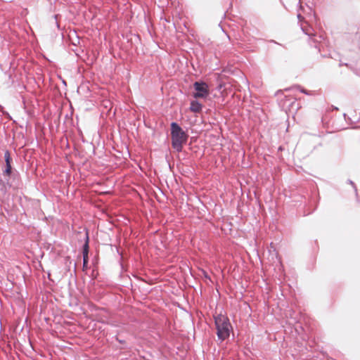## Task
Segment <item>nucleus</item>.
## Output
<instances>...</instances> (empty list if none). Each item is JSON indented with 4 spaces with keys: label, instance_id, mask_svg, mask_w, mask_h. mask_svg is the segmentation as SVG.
Masks as SVG:
<instances>
[{
    "label": "nucleus",
    "instance_id": "9d476101",
    "mask_svg": "<svg viewBox=\"0 0 360 360\" xmlns=\"http://www.w3.org/2000/svg\"><path fill=\"white\" fill-rule=\"evenodd\" d=\"M297 88L300 89V92L304 93L307 95L309 94V93L307 90L302 89L300 86H297Z\"/></svg>",
    "mask_w": 360,
    "mask_h": 360
},
{
    "label": "nucleus",
    "instance_id": "7ed1b4c3",
    "mask_svg": "<svg viewBox=\"0 0 360 360\" xmlns=\"http://www.w3.org/2000/svg\"><path fill=\"white\" fill-rule=\"evenodd\" d=\"M194 88L195 92L193 93V96L195 98L202 97V82H196L194 83Z\"/></svg>",
    "mask_w": 360,
    "mask_h": 360
},
{
    "label": "nucleus",
    "instance_id": "1a4fd4ad",
    "mask_svg": "<svg viewBox=\"0 0 360 360\" xmlns=\"http://www.w3.org/2000/svg\"><path fill=\"white\" fill-rule=\"evenodd\" d=\"M203 91H204V99H205V97L207 96V95L208 94V86L206 84L205 82H204V89H203Z\"/></svg>",
    "mask_w": 360,
    "mask_h": 360
},
{
    "label": "nucleus",
    "instance_id": "9b49d317",
    "mask_svg": "<svg viewBox=\"0 0 360 360\" xmlns=\"http://www.w3.org/2000/svg\"><path fill=\"white\" fill-rule=\"evenodd\" d=\"M348 182H349V184H351L354 187L355 191H356V188L354 183L352 181H351V180H348Z\"/></svg>",
    "mask_w": 360,
    "mask_h": 360
},
{
    "label": "nucleus",
    "instance_id": "f8f14e48",
    "mask_svg": "<svg viewBox=\"0 0 360 360\" xmlns=\"http://www.w3.org/2000/svg\"><path fill=\"white\" fill-rule=\"evenodd\" d=\"M203 276H204V278H207V274L205 273V271H204Z\"/></svg>",
    "mask_w": 360,
    "mask_h": 360
},
{
    "label": "nucleus",
    "instance_id": "0eeeda50",
    "mask_svg": "<svg viewBox=\"0 0 360 360\" xmlns=\"http://www.w3.org/2000/svg\"><path fill=\"white\" fill-rule=\"evenodd\" d=\"M4 158H5L6 164L11 163V158L10 153L8 150H6L5 152Z\"/></svg>",
    "mask_w": 360,
    "mask_h": 360
},
{
    "label": "nucleus",
    "instance_id": "423d86ee",
    "mask_svg": "<svg viewBox=\"0 0 360 360\" xmlns=\"http://www.w3.org/2000/svg\"><path fill=\"white\" fill-rule=\"evenodd\" d=\"M88 248H89V245H88V240H87L85 245H84V251H83L84 265H85L88 262Z\"/></svg>",
    "mask_w": 360,
    "mask_h": 360
},
{
    "label": "nucleus",
    "instance_id": "20e7f679",
    "mask_svg": "<svg viewBox=\"0 0 360 360\" xmlns=\"http://www.w3.org/2000/svg\"><path fill=\"white\" fill-rule=\"evenodd\" d=\"M202 109L201 103L196 101H192L191 102L190 110L193 112L198 113L200 112Z\"/></svg>",
    "mask_w": 360,
    "mask_h": 360
},
{
    "label": "nucleus",
    "instance_id": "39448f33",
    "mask_svg": "<svg viewBox=\"0 0 360 360\" xmlns=\"http://www.w3.org/2000/svg\"><path fill=\"white\" fill-rule=\"evenodd\" d=\"M302 31L308 35L310 38L312 37H316V34H314V31L313 28L309 25H302Z\"/></svg>",
    "mask_w": 360,
    "mask_h": 360
},
{
    "label": "nucleus",
    "instance_id": "f257e3e1",
    "mask_svg": "<svg viewBox=\"0 0 360 360\" xmlns=\"http://www.w3.org/2000/svg\"><path fill=\"white\" fill-rule=\"evenodd\" d=\"M171 130L172 147L179 152L181 150L183 145L186 142L187 136L176 122L172 123Z\"/></svg>",
    "mask_w": 360,
    "mask_h": 360
},
{
    "label": "nucleus",
    "instance_id": "4468645a",
    "mask_svg": "<svg viewBox=\"0 0 360 360\" xmlns=\"http://www.w3.org/2000/svg\"><path fill=\"white\" fill-rule=\"evenodd\" d=\"M297 17H298V18H301V15H300V14H299V15H297Z\"/></svg>",
    "mask_w": 360,
    "mask_h": 360
},
{
    "label": "nucleus",
    "instance_id": "f03ea898",
    "mask_svg": "<svg viewBox=\"0 0 360 360\" xmlns=\"http://www.w3.org/2000/svg\"><path fill=\"white\" fill-rule=\"evenodd\" d=\"M214 322L218 338L221 341L228 338L231 328L229 319L223 315H219L214 317Z\"/></svg>",
    "mask_w": 360,
    "mask_h": 360
},
{
    "label": "nucleus",
    "instance_id": "ddd939ff",
    "mask_svg": "<svg viewBox=\"0 0 360 360\" xmlns=\"http://www.w3.org/2000/svg\"><path fill=\"white\" fill-rule=\"evenodd\" d=\"M314 42H318L319 41H318V39H314Z\"/></svg>",
    "mask_w": 360,
    "mask_h": 360
},
{
    "label": "nucleus",
    "instance_id": "6e6552de",
    "mask_svg": "<svg viewBox=\"0 0 360 360\" xmlns=\"http://www.w3.org/2000/svg\"><path fill=\"white\" fill-rule=\"evenodd\" d=\"M6 169L4 171V174L7 176H10L11 174V163L6 164Z\"/></svg>",
    "mask_w": 360,
    "mask_h": 360
}]
</instances>
